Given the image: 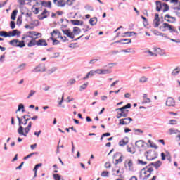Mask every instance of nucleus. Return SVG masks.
I'll return each instance as SVG.
<instances>
[{
  "mask_svg": "<svg viewBox=\"0 0 180 180\" xmlns=\"http://www.w3.org/2000/svg\"><path fill=\"white\" fill-rule=\"evenodd\" d=\"M155 51L157 52V54L159 56H163V57H165L167 56V54H165V52H164V51H162L161 49L158 48Z\"/></svg>",
  "mask_w": 180,
  "mask_h": 180,
  "instance_id": "nucleus-27",
  "label": "nucleus"
},
{
  "mask_svg": "<svg viewBox=\"0 0 180 180\" xmlns=\"http://www.w3.org/2000/svg\"><path fill=\"white\" fill-rule=\"evenodd\" d=\"M119 172H120V170L119 169H112L113 175H119Z\"/></svg>",
  "mask_w": 180,
  "mask_h": 180,
  "instance_id": "nucleus-51",
  "label": "nucleus"
},
{
  "mask_svg": "<svg viewBox=\"0 0 180 180\" xmlns=\"http://www.w3.org/2000/svg\"><path fill=\"white\" fill-rule=\"evenodd\" d=\"M75 82H76L75 79H70L68 81V85H74Z\"/></svg>",
  "mask_w": 180,
  "mask_h": 180,
  "instance_id": "nucleus-54",
  "label": "nucleus"
},
{
  "mask_svg": "<svg viewBox=\"0 0 180 180\" xmlns=\"http://www.w3.org/2000/svg\"><path fill=\"white\" fill-rule=\"evenodd\" d=\"M72 25H77V26H82V25H84V22L79 21L78 20H72Z\"/></svg>",
  "mask_w": 180,
  "mask_h": 180,
  "instance_id": "nucleus-29",
  "label": "nucleus"
},
{
  "mask_svg": "<svg viewBox=\"0 0 180 180\" xmlns=\"http://www.w3.org/2000/svg\"><path fill=\"white\" fill-rule=\"evenodd\" d=\"M34 94H36V91L30 90L28 96H27V99H30V98H32V96H33V95H34Z\"/></svg>",
  "mask_w": 180,
  "mask_h": 180,
  "instance_id": "nucleus-40",
  "label": "nucleus"
},
{
  "mask_svg": "<svg viewBox=\"0 0 180 180\" xmlns=\"http://www.w3.org/2000/svg\"><path fill=\"white\" fill-rule=\"evenodd\" d=\"M147 81H148V79L146 76H142L139 78V82H141V84H144L147 82Z\"/></svg>",
  "mask_w": 180,
  "mask_h": 180,
  "instance_id": "nucleus-33",
  "label": "nucleus"
},
{
  "mask_svg": "<svg viewBox=\"0 0 180 180\" xmlns=\"http://www.w3.org/2000/svg\"><path fill=\"white\" fill-rule=\"evenodd\" d=\"M150 178V172H147L145 169L141 171L140 179L142 180L148 179Z\"/></svg>",
  "mask_w": 180,
  "mask_h": 180,
  "instance_id": "nucleus-6",
  "label": "nucleus"
},
{
  "mask_svg": "<svg viewBox=\"0 0 180 180\" xmlns=\"http://www.w3.org/2000/svg\"><path fill=\"white\" fill-rule=\"evenodd\" d=\"M95 74H98L99 75H102V69H97L94 70Z\"/></svg>",
  "mask_w": 180,
  "mask_h": 180,
  "instance_id": "nucleus-60",
  "label": "nucleus"
},
{
  "mask_svg": "<svg viewBox=\"0 0 180 180\" xmlns=\"http://www.w3.org/2000/svg\"><path fill=\"white\" fill-rule=\"evenodd\" d=\"M96 61H98V59H92L89 61V64H95Z\"/></svg>",
  "mask_w": 180,
  "mask_h": 180,
  "instance_id": "nucleus-63",
  "label": "nucleus"
},
{
  "mask_svg": "<svg viewBox=\"0 0 180 180\" xmlns=\"http://www.w3.org/2000/svg\"><path fill=\"white\" fill-rule=\"evenodd\" d=\"M33 36H36V32L30 31L26 34L23 35L22 40H25V41H27L28 39H33Z\"/></svg>",
  "mask_w": 180,
  "mask_h": 180,
  "instance_id": "nucleus-7",
  "label": "nucleus"
},
{
  "mask_svg": "<svg viewBox=\"0 0 180 180\" xmlns=\"http://www.w3.org/2000/svg\"><path fill=\"white\" fill-rule=\"evenodd\" d=\"M101 176L106 177L109 176V172L104 171L101 173Z\"/></svg>",
  "mask_w": 180,
  "mask_h": 180,
  "instance_id": "nucleus-57",
  "label": "nucleus"
},
{
  "mask_svg": "<svg viewBox=\"0 0 180 180\" xmlns=\"http://www.w3.org/2000/svg\"><path fill=\"white\" fill-rule=\"evenodd\" d=\"M46 71V65L40 64L34 68L35 72H44Z\"/></svg>",
  "mask_w": 180,
  "mask_h": 180,
  "instance_id": "nucleus-9",
  "label": "nucleus"
},
{
  "mask_svg": "<svg viewBox=\"0 0 180 180\" xmlns=\"http://www.w3.org/2000/svg\"><path fill=\"white\" fill-rule=\"evenodd\" d=\"M18 4L20 5H25V0H18Z\"/></svg>",
  "mask_w": 180,
  "mask_h": 180,
  "instance_id": "nucleus-64",
  "label": "nucleus"
},
{
  "mask_svg": "<svg viewBox=\"0 0 180 180\" xmlns=\"http://www.w3.org/2000/svg\"><path fill=\"white\" fill-rule=\"evenodd\" d=\"M98 23V18L96 17H94L89 20V24L91 26H95Z\"/></svg>",
  "mask_w": 180,
  "mask_h": 180,
  "instance_id": "nucleus-23",
  "label": "nucleus"
},
{
  "mask_svg": "<svg viewBox=\"0 0 180 180\" xmlns=\"http://www.w3.org/2000/svg\"><path fill=\"white\" fill-rule=\"evenodd\" d=\"M41 4L42 5V6H47L48 8H51V1H41Z\"/></svg>",
  "mask_w": 180,
  "mask_h": 180,
  "instance_id": "nucleus-35",
  "label": "nucleus"
},
{
  "mask_svg": "<svg viewBox=\"0 0 180 180\" xmlns=\"http://www.w3.org/2000/svg\"><path fill=\"white\" fill-rule=\"evenodd\" d=\"M137 164H138L139 165H147V162L143 161V160L139 159V160H137Z\"/></svg>",
  "mask_w": 180,
  "mask_h": 180,
  "instance_id": "nucleus-46",
  "label": "nucleus"
},
{
  "mask_svg": "<svg viewBox=\"0 0 180 180\" xmlns=\"http://www.w3.org/2000/svg\"><path fill=\"white\" fill-rule=\"evenodd\" d=\"M53 4L59 7L65 6V1L64 0H53Z\"/></svg>",
  "mask_w": 180,
  "mask_h": 180,
  "instance_id": "nucleus-19",
  "label": "nucleus"
},
{
  "mask_svg": "<svg viewBox=\"0 0 180 180\" xmlns=\"http://www.w3.org/2000/svg\"><path fill=\"white\" fill-rule=\"evenodd\" d=\"M127 153H130V154L136 153V149L134 148H131L129 146H127Z\"/></svg>",
  "mask_w": 180,
  "mask_h": 180,
  "instance_id": "nucleus-26",
  "label": "nucleus"
},
{
  "mask_svg": "<svg viewBox=\"0 0 180 180\" xmlns=\"http://www.w3.org/2000/svg\"><path fill=\"white\" fill-rule=\"evenodd\" d=\"M87 86H88V82L80 86L79 91H85V89H86Z\"/></svg>",
  "mask_w": 180,
  "mask_h": 180,
  "instance_id": "nucleus-37",
  "label": "nucleus"
},
{
  "mask_svg": "<svg viewBox=\"0 0 180 180\" xmlns=\"http://www.w3.org/2000/svg\"><path fill=\"white\" fill-rule=\"evenodd\" d=\"M123 161V156H120L119 159H115V165H117V164H120Z\"/></svg>",
  "mask_w": 180,
  "mask_h": 180,
  "instance_id": "nucleus-42",
  "label": "nucleus"
},
{
  "mask_svg": "<svg viewBox=\"0 0 180 180\" xmlns=\"http://www.w3.org/2000/svg\"><path fill=\"white\" fill-rule=\"evenodd\" d=\"M160 30L162 32H169L170 33H178V31L175 29V27L168 24L167 22H163L160 27Z\"/></svg>",
  "mask_w": 180,
  "mask_h": 180,
  "instance_id": "nucleus-2",
  "label": "nucleus"
},
{
  "mask_svg": "<svg viewBox=\"0 0 180 180\" xmlns=\"http://www.w3.org/2000/svg\"><path fill=\"white\" fill-rule=\"evenodd\" d=\"M146 53L150 57H157V56H158L157 53H153L151 51H146Z\"/></svg>",
  "mask_w": 180,
  "mask_h": 180,
  "instance_id": "nucleus-38",
  "label": "nucleus"
},
{
  "mask_svg": "<svg viewBox=\"0 0 180 180\" xmlns=\"http://www.w3.org/2000/svg\"><path fill=\"white\" fill-rule=\"evenodd\" d=\"M165 20H166V22H169V23H172L173 22H174L175 18L167 14L165 16Z\"/></svg>",
  "mask_w": 180,
  "mask_h": 180,
  "instance_id": "nucleus-20",
  "label": "nucleus"
},
{
  "mask_svg": "<svg viewBox=\"0 0 180 180\" xmlns=\"http://www.w3.org/2000/svg\"><path fill=\"white\" fill-rule=\"evenodd\" d=\"M148 143L150 144V146L152 148H155V150H157V148H158V146H157V145H155V143L151 142L150 140H148Z\"/></svg>",
  "mask_w": 180,
  "mask_h": 180,
  "instance_id": "nucleus-43",
  "label": "nucleus"
},
{
  "mask_svg": "<svg viewBox=\"0 0 180 180\" xmlns=\"http://www.w3.org/2000/svg\"><path fill=\"white\" fill-rule=\"evenodd\" d=\"M10 26H11V29H15V21H11Z\"/></svg>",
  "mask_w": 180,
  "mask_h": 180,
  "instance_id": "nucleus-61",
  "label": "nucleus"
},
{
  "mask_svg": "<svg viewBox=\"0 0 180 180\" xmlns=\"http://www.w3.org/2000/svg\"><path fill=\"white\" fill-rule=\"evenodd\" d=\"M40 25V22H39V20H34L29 22V24H27L25 25V29H30V30H33L34 27L39 26Z\"/></svg>",
  "mask_w": 180,
  "mask_h": 180,
  "instance_id": "nucleus-4",
  "label": "nucleus"
},
{
  "mask_svg": "<svg viewBox=\"0 0 180 180\" xmlns=\"http://www.w3.org/2000/svg\"><path fill=\"white\" fill-rule=\"evenodd\" d=\"M54 36H56V34H53V36H51V39L52 41H53V46H57V44H60V41L54 38Z\"/></svg>",
  "mask_w": 180,
  "mask_h": 180,
  "instance_id": "nucleus-30",
  "label": "nucleus"
},
{
  "mask_svg": "<svg viewBox=\"0 0 180 180\" xmlns=\"http://www.w3.org/2000/svg\"><path fill=\"white\" fill-rule=\"evenodd\" d=\"M180 131L175 129V128H170L169 129V134L172 135V134H179Z\"/></svg>",
  "mask_w": 180,
  "mask_h": 180,
  "instance_id": "nucleus-22",
  "label": "nucleus"
},
{
  "mask_svg": "<svg viewBox=\"0 0 180 180\" xmlns=\"http://www.w3.org/2000/svg\"><path fill=\"white\" fill-rule=\"evenodd\" d=\"M41 165H42L41 163L36 165L34 168V172H37V169L40 168V167H41Z\"/></svg>",
  "mask_w": 180,
  "mask_h": 180,
  "instance_id": "nucleus-56",
  "label": "nucleus"
},
{
  "mask_svg": "<svg viewBox=\"0 0 180 180\" xmlns=\"http://www.w3.org/2000/svg\"><path fill=\"white\" fill-rule=\"evenodd\" d=\"M162 8V4L161 3V1H156V11L158 12H160V11H161Z\"/></svg>",
  "mask_w": 180,
  "mask_h": 180,
  "instance_id": "nucleus-25",
  "label": "nucleus"
},
{
  "mask_svg": "<svg viewBox=\"0 0 180 180\" xmlns=\"http://www.w3.org/2000/svg\"><path fill=\"white\" fill-rule=\"evenodd\" d=\"M37 46H47V42L44 39H39L37 41Z\"/></svg>",
  "mask_w": 180,
  "mask_h": 180,
  "instance_id": "nucleus-24",
  "label": "nucleus"
},
{
  "mask_svg": "<svg viewBox=\"0 0 180 180\" xmlns=\"http://www.w3.org/2000/svg\"><path fill=\"white\" fill-rule=\"evenodd\" d=\"M130 108H131V104L128 103L126 105H124V107L117 108L115 110H126V109H130Z\"/></svg>",
  "mask_w": 180,
  "mask_h": 180,
  "instance_id": "nucleus-28",
  "label": "nucleus"
},
{
  "mask_svg": "<svg viewBox=\"0 0 180 180\" xmlns=\"http://www.w3.org/2000/svg\"><path fill=\"white\" fill-rule=\"evenodd\" d=\"M0 37H8V32L6 31H0Z\"/></svg>",
  "mask_w": 180,
  "mask_h": 180,
  "instance_id": "nucleus-45",
  "label": "nucleus"
},
{
  "mask_svg": "<svg viewBox=\"0 0 180 180\" xmlns=\"http://www.w3.org/2000/svg\"><path fill=\"white\" fill-rule=\"evenodd\" d=\"M129 144V137L125 136L121 141H119L118 145L120 147H124Z\"/></svg>",
  "mask_w": 180,
  "mask_h": 180,
  "instance_id": "nucleus-10",
  "label": "nucleus"
},
{
  "mask_svg": "<svg viewBox=\"0 0 180 180\" xmlns=\"http://www.w3.org/2000/svg\"><path fill=\"white\" fill-rule=\"evenodd\" d=\"M163 6H164L163 12H168V11H169V6H168V4L165 3L163 4Z\"/></svg>",
  "mask_w": 180,
  "mask_h": 180,
  "instance_id": "nucleus-47",
  "label": "nucleus"
},
{
  "mask_svg": "<svg viewBox=\"0 0 180 180\" xmlns=\"http://www.w3.org/2000/svg\"><path fill=\"white\" fill-rule=\"evenodd\" d=\"M9 44L14 47H20V49L26 46V44H25V41H19L18 39H13L10 41Z\"/></svg>",
  "mask_w": 180,
  "mask_h": 180,
  "instance_id": "nucleus-3",
  "label": "nucleus"
},
{
  "mask_svg": "<svg viewBox=\"0 0 180 180\" xmlns=\"http://www.w3.org/2000/svg\"><path fill=\"white\" fill-rule=\"evenodd\" d=\"M72 101H74V98L72 97H67V102L70 103V102H72Z\"/></svg>",
  "mask_w": 180,
  "mask_h": 180,
  "instance_id": "nucleus-62",
  "label": "nucleus"
},
{
  "mask_svg": "<svg viewBox=\"0 0 180 180\" xmlns=\"http://www.w3.org/2000/svg\"><path fill=\"white\" fill-rule=\"evenodd\" d=\"M20 34V32H19L18 30H14L7 32L8 37H15V36H19Z\"/></svg>",
  "mask_w": 180,
  "mask_h": 180,
  "instance_id": "nucleus-12",
  "label": "nucleus"
},
{
  "mask_svg": "<svg viewBox=\"0 0 180 180\" xmlns=\"http://www.w3.org/2000/svg\"><path fill=\"white\" fill-rule=\"evenodd\" d=\"M179 72H180V69L179 68H176L172 72V75H178Z\"/></svg>",
  "mask_w": 180,
  "mask_h": 180,
  "instance_id": "nucleus-44",
  "label": "nucleus"
},
{
  "mask_svg": "<svg viewBox=\"0 0 180 180\" xmlns=\"http://www.w3.org/2000/svg\"><path fill=\"white\" fill-rule=\"evenodd\" d=\"M146 143L144 141H143V140H139V141H136L135 143V146L136 147H137V148H144V146H146Z\"/></svg>",
  "mask_w": 180,
  "mask_h": 180,
  "instance_id": "nucleus-16",
  "label": "nucleus"
},
{
  "mask_svg": "<svg viewBox=\"0 0 180 180\" xmlns=\"http://www.w3.org/2000/svg\"><path fill=\"white\" fill-rule=\"evenodd\" d=\"M118 126H126L130 124V122H133V119L126 117L125 118L120 119Z\"/></svg>",
  "mask_w": 180,
  "mask_h": 180,
  "instance_id": "nucleus-5",
  "label": "nucleus"
},
{
  "mask_svg": "<svg viewBox=\"0 0 180 180\" xmlns=\"http://www.w3.org/2000/svg\"><path fill=\"white\" fill-rule=\"evenodd\" d=\"M166 158L169 161V162H171L172 161L171 154L168 151H166Z\"/></svg>",
  "mask_w": 180,
  "mask_h": 180,
  "instance_id": "nucleus-41",
  "label": "nucleus"
},
{
  "mask_svg": "<svg viewBox=\"0 0 180 180\" xmlns=\"http://www.w3.org/2000/svg\"><path fill=\"white\" fill-rule=\"evenodd\" d=\"M25 68H26V63H22L18 66L20 71H23V70H25Z\"/></svg>",
  "mask_w": 180,
  "mask_h": 180,
  "instance_id": "nucleus-53",
  "label": "nucleus"
},
{
  "mask_svg": "<svg viewBox=\"0 0 180 180\" xmlns=\"http://www.w3.org/2000/svg\"><path fill=\"white\" fill-rule=\"evenodd\" d=\"M37 38H32L30 42L28 43L27 46L29 47H33L34 46H37V41H36Z\"/></svg>",
  "mask_w": 180,
  "mask_h": 180,
  "instance_id": "nucleus-21",
  "label": "nucleus"
},
{
  "mask_svg": "<svg viewBox=\"0 0 180 180\" xmlns=\"http://www.w3.org/2000/svg\"><path fill=\"white\" fill-rule=\"evenodd\" d=\"M17 119L18 120V126L19 128L18 129V133L20 136H24V137H27V134H29V132L30 131V129H32V122H30L28 123V125L27 127L23 128V126H26L27 124V122H29V120H20V117L19 116H17ZM22 124L23 126H22Z\"/></svg>",
  "mask_w": 180,
  "mask_h": 180,
  "instance_id": "nucleus-1",
  "label": "nucleus"
},
{
  "mask_svg": "<svg viewBox=\"0 0 180 180\" xmlns=\"http://www.w3.org/2000/svg\"><path fill=\"white\" fill-rule=\"evenodd\" d=\"M32 12L35 14V15H37L39 12H40V8H32Z\"/></svg>",
  "mask_w": 180,
  "mask_h": 180,
  "instance_id": "nucleus-55",
  "label": "nucleus"
},
{
  "mask_svg": "<svg viewBox=\"0 0 180 180\" xmlns=\"http://www.w3.org/2000/svg\"><path fill=\"white\" fill-rule=\"evenodd\" d=\"M124 34L130 37H131V34H136V33H134V32H127L124 33Z\"/></svg>",
  "mask_w": 180,
  "mask_h": 180,
  "instance_id": "nucleus-58",
  "label": "nucleus"
},
{
  "mask_svg": "<svg viewBox=\"0 0 180 180\" xmlns=\"http://www.w3.org/2000/svg\"><path fill=\"white\" fill-rule=\"evenodd\" d=\"M53 179L55 180H64L63 179L61 178V175L60 174H53Z\"/></svg>",
  "mask_w": 180,
  "mask_h": 180,
  "instance_id": "nucleus-48",
  "label": "nucleus"
},
{
  "mask_svg": "<svg viewBox=\"0 0 180 180\" xmlns=\"http://www.w3.org/2000/svg\"><path fill=\"white\" fill-rule=\"evenodd\" d=\"M73 34L75 35V34H76V35H78V34H79V33H81V29H79V27H75L74 28H73Z\"/></svg>",
  "mask_w": 180,
  "mask_h": 180,
  "instance_id": "nucleus-31",
  "label": "nucleus"
},
{
  "mask_svg": "<svg viewBox=\"0 0 180 180\" xmlns=\"http://www.w3.org/2000/svg\"><path fill=\"white\" fill-rule=\"evenodd\" d=\"M112 72L109 69H102V75L110 74Z\"/></svg>",
  "mask_w": 180,
  "mask_h": 180,
  "instance_id": "nucleus-50",
  "label": "nucleus"
},
{
  "mask_svg": "<svg viewBox=\"0 0 180 180\" xmlns=\"http://www.w3.org/2000/svg\"><path fill=\"white\" fill-rule=\"evenodd\" d=\"M178 124V121H176V120H170L169 121V124L175 125V124Z\"/></svg>",
  "mask_w": 180,
  "mask_h": 180,
  "instance_id": "nucleus-52",
  "label": "nucleus"
},
{
  "mask_svg": "<svg viewBox=\"0 0 180 180\" xmlns=\"http://www.w3.org/2000/svg\"><path fill=\"white\" fill-rule=\"evenodd\" d=\"M151 102V99L146 98H143L142 103L143 105L146 104V103H150Z\"/></svg>",
  "mask_w": 180,
  "mask_h": 180,
  "instance_id": "nucleus-49",
  "label": "nucleus"
},
{
  "mask_svg": "<svg viewBox=\"0 0 180 180\" xmlns=\"http://www.w3.org/2000/svg\"><path fill=\"white\" fill-rule=\"evenodd\" d=\"M21 110L22 112H25V105L22 103L18 105V108L15 112L18 113V112H20Z\"/></svg>",
  "mask_w": 180,
  "mask_h": 180,
  "instance_id": "nucleus-32",
  "label": "nucleus"
},
{
  "mask_svg": "<svg viewBox=\"0 0 180 180\" xmlns=\"http://www.w3.org/2000/svg\"><path fill=\"white\" fill-rule=\"evenodd\" d=\"M62 32L63 34H65V36H68L70 39H74L75 36L74 35V33L71 32L70 30H62Z\"/></svg>",
  "mask_w": 180,
  "mask_h": 180,
  "instance_id": "nucleus-13",
  "label": "nucleus"
},
{
  "mask_svg": "<svg viewBox=\"0 0 180 180\" xmlns=\"http://www.w3.org/2000/svg\"><path fill=\"white\" fill-rule=\"evenodd\" d=\"M53 34H55V36H58V39H61L64 43L67 41V37H62L60 32H56V30H53L52 32H51V36L53 37Z\"/></svg>",
  "mask_w": 180,
  "mask_h": 180,
  "instance_id": "nucleus-8",
  "label": "nucleus"
},
{
  "mask_svg": "<svg viewBox=\"0 0 180 180\" xmlns=\"http://www.w3.org/2000/svg\"><path fill=\"white\" fill-rule=\"evenodd\" d=\"M16 15H18V11L14 10L11 13V19L12 20H15L16 19Z\"/></svg>",
  "mask_w": 180,
  "mask_h": 180,
  "instance_id": "nucleus-39",
  "label": "nucleus"
},
{
  "mask_svg": "<svg viewBox=\"0 0 180 180\" xmlns=\"http://www.w3.org/2000/svg\"><path fill=\"white\" fill-rule=\"evenodd\" d=\"M49 15L50 13L49 11H47V10H44V11L39 15V19L43 20V19H46V18H47V16Z\"/></svg>",
  "mask_w": 180,
  "mask_h": 180,
  "instance_id": "nucleus-17",
  "label": "nucleus"
},
{
  "mask_svg": "<svg viewBox=\"0 0 180 180\" xmlns=\"http://www.w3.org/2000/svg\"><path fill=\"white\" fill-rule=\"evenodd\" d=\"M153 25L154 27H158V26H160V15H158V13L155 14Z\"/></svg>",
  "mask_w": 180,
  "mask_h": 180,
  "instance_id": "nucleus-14",
  "label": "nucleus"
},
{
  "mask_svg": "<svg viewBox=\"0 0 180 180\" xmlns=\"http://www.w3.org/2000/svg\"><path fill=\"white\" fill-rule=\"evenodd\" d=\"M126 164L128 165V169L129 171H133L134 167H133V160L129 159L125 161L124 165L126 167Z\"/></svg>",
  "mask_w": 180,
  "mask_h": 180,
  "instance_id": "nucleus-18",
  "label": "nucleus"
},
{
  "mask_svg": "<svg viewBox=\"0 0 180 180\" xmlns=\"http://www.w3.org/2000/svg\"><path fill=\"white\" fill-rule=\"evenodd\" d=\"M161 158L162 161H165V159L167 158V153H162Z\"/></svg>",
  "mask_w": 180,
  "mask_h": 180,
  "instance_id": "nucleus-59",
  "label": "nucleus"
},
{
  "mask_svg": "<svg viewBox=\"0 0 180 180\" xmlns=\"http://www.w3.org/2000/svg\"><path fill=\"white\" fill-rule=\"evenodd\" d=\"M57 71L56 67H53L51 69L46 70L47 74H53Z\"/></svg>",
  "mask_w": 180,
  "mask_h": 180,
  "instance_id": "nucleus-34",
  "label": "nucleus"
},
{
  "mask_svg": "<svg viewBox=\"0 0 180 180\" xmlns=\"http://www.w3.org/2000/svg\"><path fill=\"white\" fill-rule=\"evenodd\" d=\"M162 162L161 161H158L156 162L152 163V165L155 167L156 169L160 168V166L162 165Z\"/></svg>",
  "mask_w": 180,
  "mask_h": 180,
  "instance_id": "nucleus-36",
  "label": "nucleus"
},
{
  "mask_svg": "<svg viewBox=\"0 0 180 180\" xmlns=\"http://www.w3.org/2000/svg\"><path fill=\"white\" fill-rule=\"evenodd\" d=\"M115 111L117 112V119H121L122 117H127V113L124 112V110Z\"/></svg>",
  "mask_w": 180,
  "mask_h": 180,
  "instance_id": "nucleus-11",
  "label": "nucleus"
},
{
  "mask_svg": "<svg viewBox=\"0 0 180 180\" xmlns=\"http://www.w3.org/2000/svg\"><path fill=\"white\" fill-rule=\"evenodd\" d=\"M166 106H169V107L175 106V100H174V98L171 97H169L166 101Z\"/></svg>",
  "mask_w": 180,
  "mask_h": 180,
  "instance_id": "nucleus-15",
  "label": "nucleus"
}]
</instances>
